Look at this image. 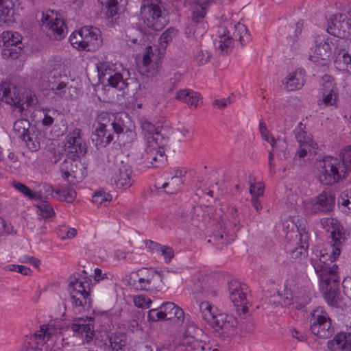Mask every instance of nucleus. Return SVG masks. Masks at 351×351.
<instances>
[{"label":"nucleus","mask_w":351,"mask_h":351,"mask_svg":"<svg viewBox=\"0 0 351 351\" xmlns=\"http://www.w3.org/2000/svg\"><path fill=\"white\" fill-rule=\"evenodd\" d=\"M2 41L4 47L5 45H18L21 43V36L18 33L12 32H4L2 34Z\"/></svg>","instance_id":"37998d69"},{"label":"nucleus","mask_w":351,"mask_h":351,"mask_svg":"<svg viewBox=\"0 0 351 351\" xmlns=\"http://www.w3.org/2000/svg\"><path fill=\"white\" fill-rule=\"evenodd\" d=\"M39 215L45 219L51 217L53 213L52 206L47 201H41L37 206Z\"/></svg>","instance_id":"603ef678"},{"label":"nucleus","mask_w":351,"mask_h":351,"mask_svg":"<svg viewBox=\"0 0 351 351\" xmlns=\"http://www.w3.org/2000/svg\"><path fill=\"white\" fill-rule=\"evenodd\" d=\"M254 184H250V192L252 195V204L256 210H260L262 208L261 204L258 199V197L263 195V186H259L257 189V192H255Z\"/></svg>","instance_id":"de8ad7c7"},{"label":"nucleus","mask_w":351,"mask_h":351,"mask_svg":"<svg viewBox=\"0 0 351 351\" xmlns=\"http://www.w3.org/2000/svg\"><path fill=\"white\" fill-rule=\"evenodd\" d=\"M10 270L16 271L24 276H30L32 273V271L31 270L30 268L27 267L26 266L24 265H12V268H10Z\"/></svg>","instance_id":"338daca9"},{"label":"nucleus","mask_w":351,"mask_h":351,"mask_svg":"<svg viewBox=\"0 0 351 351\" xmlns=\"http://www.w3.org/2000/svg\"><path fill=\"white\" fill-rule=\"evenodd\" d=\"M14 4L12 0H0V21L8 23L12 21Z\"/></svg>","instance_id":"cd10ccee"},{"label":"nucleus","mask_w":351,"mask_h":351,"mask_svg":"<svg viewBox=\"0 0 351 351\" xmlns=\"http://www.w3.org/2000/svg\"><path fill=\"white\" fill-rule=\"evenodd\" d=\"M229 291L230 299L235 307L237 313L241 317H245L248 312V302L241 286L237 283L230 284Z\"/></svg>","instance_id":"2eb2a0df"},{"label":"nucleus","mask_w":351,"mask_h":351,"mask_svg":"<svg viewBox=\"0 0 351 351\" xmlns=\"http://www.w3.org/2000/svg\"><path fill=\"white\" fill-rule=\"evenodd\" d=\"M333 46V64L339 71L351 73V40L347 38H330Z\"/></svg>","instance_id":"7ed1b4c3"},{"label":"nucleus","mask_w":351,"mask_h":351,"mask_svg":"<svg viewBox=\"0 0 351 351\" xmlns=\"http://www.w3.org/2000/svg\"><path fill=\"white\" fill-rule=\"evenodd\" d=\"M308 243L304 244L300 242V245L294 248L291 252V256L293 259L306 258L308 255L307 250Z\"/></svg>","instance_id":"5fc2aeb1"},{"label":"nucleus","mask_w":351,"mask_h":351,"mask_svg":"<svg viewBox=\"0 0 351 351\" xmlns=\"http://www.w3.org/2000/svg\"><path fill=\"white\" fill-rule=\"evenodd\" d=\"M199 94L189 89L179 90L176 98L191 106L197 107L199 99Z\"/></svg>","instance_id":"bb28decb"},{"label":"nucleus","mask_w":351,"mask_h":351,"mask_svg":"<svg viewBox=\"0 0 351 351\" xmlns=\"http://www.w3.org/2000/svg\"><path fill=\"white\" fill-rule=\"evenodd\" d=\"M64 151L67 158L79 159L85 155L87 151L86 143L73 145H64Z\"/></svg>","instance_id":"473e14b6"},{"label":"nucleus","mask_w":351,"mask_h":351,"mask_svg":"<svg viewBox=\"0 0 351 351\" xmlns=\"http://www.w3.org/2000/svg\"><path fill=\"white\" fill-rule=\"evenodd\" d=\"M30 126L31 124L27 119H21L14 123L13 130L19 138L25 139L27 134L30 132Z\"/></svg>","instance_id":"72a5a7b5"},{"label":"nucleus","mask_w":351,"mask_h":351,"mask_svg":"<svg viewBox=\"0 0 351 351\" xmlns=\"http://www.w3.org/2000/svg\"><path fill=\"white\" fill-rule=\"evenodd\" d=\"M328 156H323L321 159H317L315 162V167L317 170V178L320 183L324 185H329L328 177V170L326 165V159Z\"/></svg>","instance_id":"7c9ffc66"},{"label":"nucleus","mask_w":351,"mask_h":351,"mask_svg":"<svg viewBox=\"0 0 351 351\" xmlns=\"http://www.w3.org/2000/svg\"><path fill=\"white\" fill-rule=\"evenodd\" d=\"M132 169L130 165L123 162L118 163L112 169V178L119 188H128L132 185Z\"/></svg>","instance_id":"a211bd4d"},{"label":"nucleus","mask_w":351,"mask_h":351,"mask_svg":"<svg viewBox=\"0 0 351 351\" xmlns=\"http://www.w3.org/2000/svg\"><path fill=\"white\" fill-rule=\"evenodd\" d=\"M148 319L149 321L156 322L159 320H166L163 310H162V306L158 308H153L148 312Z\"/></svg>","instance_id":"052dcab7"},{"label":"nucleus","mask_w":351,"mask_h":351,"mask_svg":"<svg viewBox=\"0 0 351 351\" xmlns=\"http://www.w3.org/2000/svg\"><path fill=\"white\" fill-rule=\"evenodd\" d=\"M343 161V165L346 167V173L347 171H351V145L346 147L342 149L339 155Z\"/></svg>","instance_id":"3c124183"},{"label":"nucleus","mask_w":351,"mask_h":351,"mask_svg":"<svg viewBox=\"0 0 351 351\" xmlns=\"http://www.w3.org/2000/svg\"><path fill=\"white\" fill-rule=\"evenodd\" d=\"M296 300L301 301L302 304H308L311 302L310 293L305 290L299 291L295 295Z\"/></svg>","instance_id":"774afa93"},{"label":"nucleus","mask_w":351,"mask_h":351,"mask_svg":"<svg viewBox=\"0 0 351 351\" xmlns=\"http://www.w3.org/2000/svg\"><path fill=\"white\" fill-rule=\"evenodd\" d=\"M330 345L332 346L336 345L338 349L351 351V335L338 333L330 341Z\"/></svg>","instance_id":"2f4dec72"},{"label":"nucleus","mask_w":351,"mask_h":351,"mask_svg":"<svg viewBox=\"0 0 351 351\" xmlns=\"http://www.w3.org/2000/svg\"><path fill=\"white\" fill-rule=\"evenodd\" d=\"M93 319L91 317H86V318H77L74 320V322L71 325L73 331L85 334L87 339H92L93 335Z\"/></svg>","instance_id":"4be33fe9"},{"label":"nucleus","mask_w":351,"mask_h":351,"mask_svg":"<svg viewBox=\"0 0 351 351\" xmlns=\"http://www.w3.org/2000/svg\"><path fill=\"white\" fill-rule=\"evenodd\" d=\"M134 157L136 162L145 167H158L164 159L165 151L156 140L148 138L136 147Z\"/></svg>","instance_id":"f257e3e1"},{"label":"nucleus","mask_w":351,"mask_h":351,"mask_svg":"<svg viewBox=\"0 0 351 351\" xmlns=\"http://www.w3.org/2000/svg\"><path fill=\"white\" fill-rule=\"evenodd\" d=\"M304 75L305 71L302 69H298L289 73L282 81V83L285 85V88L287 91H294L301 89L305 82Z\"/></svg>","instance_id":"6ab92c4d"},{"label":"nucleus","mask_w":351,"mask_h":351,"mask_svg":"<svg viewBox=\"0 0 351 351\" xmlns=\"http://www.w3.org/2000/svg\"><path fill=\"white\" fill-rule=\"evenodd\" d=\"M56 193L59 195L58 198L60 200H64L67 202H73L76 196L75 191L70 188L59 189L57 190Z\"/></svg>","instance_id":"8fccbe9b"},{"label":"nucleus","mask_w":351,"mask_h":351,"mask_svg":"<svg viewBox=\"0 0 351 351\" xmlns=\"http://www.w3.org/2000/svg\"><path fill=\"white\" fill-rule=\"evenodd\" d=\"M308 205L311 206L310 213L312 214L329 210V202L327 192L324 191L316 197L314 202H312Z\"/></svg>","instance_id":"a878e982"},{"label":"nucleus","mask_w":351,"mask_h":351,"mask_svg":"<svg viewBox=\"0 0 351 351\" xmlns=\"http://www.w3.org/2000/svg\"><path fill=\"white\" fill-rule=\"evenodd\" d=\"M232 38L226 34L219 36V40L215 42V48L219 50L220 53L227 54L232 47Z\"/></svg>","instance_id":"c9c22d12"},{"label":"nucleus","mask_w":351,"mask_h":351,"mask_svg":"<svg viewBox=\"0 0 351 351\" xmlns=\"http://www.w3.org/2000/svg\"><path fill=\"white\" fill-rule=\"evenodd\" d=\"M69 40L73 47L77 49L84 50V27L81 28L79 32H73L70 36Z\"/></svg>","instance_id":"79ce46f5"},{"label":"nucleus","mask_w":351,"mask_h":351,"mask_svg":"<svg viewBox=\"0 0 351 351\" xmlns=\"http://www.w3.org/2000/svg\"><path fill=\"white\" fill-rule=\"evenodd\" d=\"M259 130L262 136V138L265 141L270 143L271 146L273 148H276V141L272 136H269V134L267 132V126L263 121H261L259 123Z\"/></svg>","instance_id":"13d9d810"},{"label":"nucleus","mask_w":351,"mask_h":351,"mask_svg":"<svg viewBox=\"0 0 351 351\" xmlns=\"http://www.w3.org/2000/svg\"><path fill=\"white\" fill-rule=\"evenodd\" d=\"M23 93L21 89L8 82L0 84V100L19 108L25 110L23 101Z\"/></svg>","instance_id":"1a4fd4ad"},{"label":"nucleus","mask_w":351,"mask_h":351,"mask_svg":"<svg viewBox=\"0 0 351 351\" xmlns=\"http://www.w3.org/2000/svg\"><path fill=\"white\" fill-rule=\"evenodd\" d=\"M0 161L3 162L9 167H15L18 164V158L14 152L4 149L0 152Z\"/></svg>","instance_id":"a19ab883"},{"label":"nucleus","mask_w":351,"mask_h":351,"mask_svg":"<svg viewBox=\"0 0 351 351\" xmlns=\"http://www.w3.org/2000/svg\"><path fill=\"white\" fill-rule=\"evenodd\" d=\"M41 22L43 26L48 27L51 31L50 36L56 40H61L64 37L65 30L66 29L64 22L54 15L53 10H47V12L42 13Z\"/></svg>","instance_id":"9d476101"},{"label":"nucleus","mask_w":351,"mask_h":351,"mask_svg":"<svg viewBox=\"0 0 351 351\" xmlns=\"http://www.w3.org/2000/svg\"><path fill=\"white\" fill-rule=\"evenodd\" d=\"M329 44L327 35H318L315 40V48L310 60L316 63L317 66L328 67L329 63Z\"/></svg>","instance_id":"9b49d317"},{"label":"nucleus","mask_w":351,"mask_h":351,"mask_svg":"<svg viewBox=\"0 0 351 351\" xmlns=\"http://www.w3.org/2000/svg\"><path fill=\"white\" fill-rule=\"evenodd\" d=\"M99 80L104 82L107 80L109 84L119 90H123L128 86V82L123 79L122 75L112 70L106 64L97 65Z\"/></svg>","instance_id":"f8f14e48"},{"label":"nucleus","mask_w":351,"mask_h":351,"mask_svg":"<svg viewBox=\"0 0 351 351\" xmlns=\"http://www.w3.org/2000/svg\"><path fill=\"white\" fill-rule=\"evenodd\" d=\"M306 224V222L303 219L298 221L295 224L300 236V242L304 244L308 243V230Z\"/></svg>","instance_id":"09e8293b"},{"label":"nucleus","mask_w":351,"mask_h":351,"mask_svg":"<svg viewBox=\"0 0 351 351\" xmlns=\"http://www.w3.org/2000/svg\"><path fill=\"white\" fill-rule=\"evenodd\" d=\"M338 265L335 264L330 267V281H332V287L330 286V306L342 309L340 300L339 280L337 276Z\"/></svg>","instance_id":"aec40b11"},{"label":"nucleus","mask_w":351,"mask_h":351,"mask_svg":"<svg viewBox=\"0 0 351 351\" xmlns=\"http://www.w3.org/2000/svg\"><path fill=\"white\" fill-rule=\"evenodd\" d=\"M14 187L24 195L30 199H41L42 195L39 193H34L27 186L19 182H13Z\"/></svg>","instance_id":"a18cd8bd"},{"label":"nucleus","mask_w":351,"mask_h":351,"mask_svg":"<svg viewBox=\"0 0 351 351\" xmlns=\"http://www.w3.org/2000/svg\"><path fill=\"white\" fill-rule=\"evenodd\" d=\"M100 3L105 6L107 9L106 14L108 17H112L117 13L118 10V6L119 4H124L127 0H98Z\"/></svg>","instance_id":"4c0bfd02"},{"label":"nucleus","mask_w":351,"mask_h":351,"mask_svg":"<svg viewBox=\"0 0 351 351\" xmlns=\"http://www.w3.org/2000/svg\"><path fill=\"white\" fill-rule=\"evenodd\" d=\"M329 316L322 307H317L311 313L310 328L312 333L321 339L329 337Z\"/></svg>","instance_id":"0eeeda50"},{"label":"nucleus","mask_w":351,"mask_h":351,"mask_svg":"<svg viewBox=\"0 0 351 351\" xmlns=\"http://www.w3.org/2000/svg\"><path fill=\"white\" fill-rule=\"evenodd\" d=\"M49 88L56 95L64 98L68 97L66 92L68 91V93H69L70 90L72 89L71 86L67 87L66 84L63 82L58 84L50 83Z\"/></svg>","instance_id":"c03bdc74"},{"label":"nucleus","mask_w":351,"mask_h":351,"mask_svg":"<svg viewBox=\"0 0 351 351\" xmlns=\"http://www.w3.org/2000/svg\"><path fill=\"white\" fill-rule=\"evenodd\" d=\"M329 256L328 253L320 251L319 262L320 265L315 267V271L319 274V278L323 285H321V289L324 295V298L328 304H329Z\"/></svg>","instance_id":"4468645a"},{"label":"nucleus","mask_w":351,"mask_h":351,"mask_svg":"<svg viewBox=\"0 0 351 351\" xmlns=\"http://www.w3.org/2000/svg\"><path fill=\"white\" fill-rule=\"evenodd\" d=\"M330 238L332 239L333 243L332 252L330 255V262L335 261L339 256L341 251L342 243L346 240L345 230L340 222L333 218H330Z\"/></svg>","instance_id":"ddd939ff"},{"label":"nucleus","mask_w":351,"mask_h":351,"mask_svg":"<svg viewBox=\"0 0 351 351\" xmlns=\"http://www.w3.org/2000/svg\"><path fill=\"white\" fill-rule=\"evenodd\" d=\"M141 19L148 29L160 31L167 20L161 10L160 0H143L141 6Z\"/></svg>","instance_id":"f03ea898"},{"label":"nucleus","mask_w":351,"mask_h":351,"mask_svg":"<svg viewBox=\"0 0 351 351\" xmlns=\"http://www.w3.org/2000/svg\"><path fill=\"white\" fill-rule=\"evenodd\" d=\"M141 129L145 136V141H147L148 138L152 140L153 137V138L156 140V142H158L160 134L158 129L153 123L147 121H144L141 123Z\"/></svg>","instance_id":"f704fd0d"},{"label":"nucleus","mask_w":351,"mask_h":351,"mask_svg":"<svg viewBox=\"0 0 351 351\" xmlns=\"http://www.w3.org/2000/svg\"><path fill=\"white\" fill-rule=\"evenodd\" d=\"M332 176L334 182H338L346 176V167L341 158L330 156V177Z\"/></svg>","instance_id":"393cba45"},{"label":"nucleus","mask_w":351,"mask_h":351,"mask_svg":"<svg viewBox=\"0 0 351 351\" xmlns=\"http://www.w3.org/2000/svg\"><path fill=\"white\" fill-rule=\"evenodd\" d=\"M159 252H161V254L164 256L165 261L166 263L171 262L172 258L174 257V252L171 247L162 245Z\"/></svg>","instance_id":"0e129e2a"},{"label":"nucleus","mask_w":351,"mask_h":351,"mask_svg":"<svg viewBox=\"0 0 351 351\" xmlns=\"http://www.w3.org/2000/svg\"><path fill=\"white\" fill-rule=\"evenodd\" d=\"M112 195L104 190H98L94 193L93 202L97 204H101L104 202H110Z\"/></svg>","instance_id":"4d7b16f0"},{"label":"nucleus","mask_w":351,"mask_h":351,"mask_svg":"<svg viewBox=\"0 0 351 351\" xmlns=\"http://www.w3.org/2000/svg\"><path fill=\"white\" fill-rule=\"evenodd\" d=\"M69 283L70 296L74 306H85L90 304V288L88 280L84 278L81 280L75 277H71Z\"/></svg>","instance_id":"39448f33"},{"label":"nucleus","mask_w":351,"mask_h":351,"mask_svg":"<svg viewBox=\"0 0 351 351\" xmlns=\"http://www.w3.org/2000/svg\"><path fill=\"white\" fill-rule=\"evenodd\" d=\"M199 317L209 325L215 319L216 315L212 311V306L208 302H202L199 304Z\"/></svg>","instance_id":"e433bc0d"},{"label":"nucleus","mask_w":351,"mask_h":351,"mask_svg":"<svg viewBox=\"0 0 351 351\" xmlns=\"http://www.w3.org/2000/svg\"><path fill=\"white\" fill-rule=\"evenodd\" d=\"M175 36L176 32L173 28H169L165 32H164L158 39L160 47L165 49L167 44L171 41L173 37Z\"/></svg>","instance_id":"864d4df0"},{"label":"nucleus","mask_w":351,"mask_h":351,"mask_svg":"<svg viewBox=\"0 0 351 351\" xmlns=\"http://www.w3.org/2000/svg\"><path fill=\"white\" fill-rule=\"evenodd\" d=\"M134 302L135 306L138 308H149L152 301L145 295H139L134 298Z\"/></svg>","instance_id":"e2e57ef3"},{"label":"nucleus","mask_w":351,"mask_h":351,"mask_svg":"<svg viewBox=\"0 0 351 351\" xmlns=\"http://www.w3.org/2000/svg\"><path fill=\"white\" fill-rule=\"evenodd\" d=\"M161 306L166 320L173 319L178 324L183 323L184 313L182 308L170 302L163 303Z\"/></svg>","instance_id":"412c9836"},{"label":"nucleus","mask_w":351,"mask_h":351,"mask_svg":"<svg viewBox=\"0 0 351 351\" xmlns=\"http://www.w3.org/2000/svg\"><path fill=\"white\" fill-rule=\"evenodd\" d=\"M110 127H112L117 134H120L124 132H130L131 134L134 133L131 129L124 124L121 118H116L112 122H110V121H108V124L98 122L97 126L92 134V140L95 142L96 146L106 147L112 141V134L110 133L107 134V133L110 132L109 128Z\"/></svg>","instance_id":"20e7f679"},{"label":"nucleus","mask_w":351,"mask_h":351,"mask_svg":"<svg viewBox=\"0 0 351 351\" xmlns=\"http://www.w3.org/2000/svg\"><path fill=\"white\" fill-rule=\"evenodd\" d=\"M23 52V43L14 45H5L3 50V56L5 58L16 59Z\"/></svg>","instance_id":"ea45409f"},{"label":"nucleus","mask_w":351,"mask_h":351,"mask_svg":"<svg viewBox=\"0 0 351 351\" xmlns=\"http://www.w3.org/2000/svg\"><path fill=\"white\" fill-rule=\"evenodd\" d=\"M110 346L114 351H119L125 346V341L123 335H113L109 338Z\"/></svg>","instance_id":"6e6d98bb"},{"label":"nucleus","mask_w":351,"mask_h":351,"mask_svg":"<svg viewBox=\"0 0 351 351\" xmlns=\"http://www.w3.org/2000/svg\"><path fill=\"white\" fill-rule=\"evenodd\" d=\"M82 131L75 128L74 130L69 133L66 137L64 145H80L84 143L81 136Z\"/></svg>","instance_id":"49530a36"},{"label":"nucleus","mask_w":351,"mask_h":351,"mask_svg":"<svg viewBox=\"0 0 351 351\" xmlns=\"http://www.w3.org/2000/svg\"><path fill=\"white\" fill-rule=\"evenodd\" d=\"M350 23L345 14L337 12L330 17V35L332 38H346L349 33Z\"/></svg>","instance_id":"dca6fc26"},{"label":"nucleus","mask_w":351,"mask_h":351,"mask_svg":"<svg viewBox=\"0 0 351 351\" xmlns=\"http://www.w3.org/2000/svg\"><path fill=\"white\" fill-rule=\"evenodd\" d=\"M101 40L97 29L84 27V44L86 51L95 49L101 44Z\"/></svg>","instance_id":"b1692460"},{"label":"nucleus","mask_w":351,"mask_h":351,"mask_svg":"<svg viewBox=\"0 0 351 351\" xmlns=\"http://www.w3.org/2000/svg\"><path fill=\"white\" fill-rule=\"evenodd\" d=\"M302 126V123H299L298 128L295 132V138L299 143V146L313 147L316 145L311 136L304 130Z\"/></svg>","instance_id":"c756f323"},{"label":"nucleus","mask_w":351,"mask_h":351,"mask_svg":"<svg viewBox=\"0 0 351 351\" xmlns=\"http://www.w3.org/2000/svg\"><path fill=\"white\" fill-rule=\"evenodd\" d=\"M26 145L29 149L32 152H36L40 148V143L37 141L36 136L34 134H31L30 132L27 134L25 139Z\"/></svg>","instance_id":"bf43d9fd"},{"label":"nucleus","mask_w":351,"mask_h":351,"mask_svg":"<svg viewBox=\"0 0 351 351\" xmlns=\"http://www.w3.org/2000/svg\"><path fill=\"white\" fill-rule=\"evenodd\" d=\"M48 330L45 325L40 326V330L36 331L34 334L35 339L40 340L42 343H45V339L47 337L49 339L51 335V333L49 332Z\"/></svg>","instance_id":"680f3d73"},{"label":"nucleus","mask_w":351,"mask_h":351,"mask_svg":"<svg viewBox=\"0 0 351 351\" xmlns=\"http://www.w3.org/2000/svg\"><path fill=\"white\" fill-rule=\"evenodd\" d=\"M213 49L212 45L205 47L197 52L195 60L199 65H204L210 61L212 56L211 50Z\"/></svg>","instance_id":"58836bf2"},{"label":"nucleus","mask_w":351,"mask_h":351,"mask_svg":"<svg viewBox=\"0 0 351 351\" xmlns=\"http://www.w3.org/2000/svg\"><path fill=\"white\" fill-rule=\"evenodd\" d=\"M133 275L136 277L131 276L129 284L136 290H150L160 278V274L157 271L145 269H140Z\"/></svg>","instance_id":"6e6552de"},{"label":"nucleus","mask_w":351,"mask_h":351,"mask_svg":"<svg viewBox=\"0 0 351 351\" xmlns=\"http://www.w3.org/2000/svg\"><path fill=\"white\" fill-rule=\"evenodd\" d=\"M329 75H324L320 81V88L317 91L318 104L321 103L326 106L329 104Z\"/></svg>","instance_id":"c85d7f7f"},{"label":"nucleus","mask_w":351,"mask_h":351,"mask_svg":"<svg viewBox=\"0 0 351 351\" xmlns=\"http://www.w3.org/2000/svg\"><path fill=\"white\" fill-rule=\"evenodd\" d=\"M210 326L214 329L216 336L226 339L236 333L237 320L233 316L219 313L216 314Z\"/></svg>","instance_id":"423d86ee"},{"label":"nucleus","mask_w":351,"mask_h":351,"mask_svg":"<svg viewBox=\"0 0 351 351\" xmlns=\"http://www.w3.org/2000/svg\"><path fill=\"white\" fill-rule=\"evenodd\" d=\"M206 14L205 8L202 5L198 6L193 11V20L195 22H199L205 16Z\"/></svg>","instance_id":"69168bd1"},{"label":"nucleus","mask_w":351,"mask_h":351,"mask_svg":"<svg viewBox=\"0 0 351 351\" xmlns=\"http://www.w3.org/2000/svg\"><path fill=\"white\" fill-rule=\"evenodd\" d=\"M157 56L153 53L151 46L146 47V52L143 54L142 62L138 66L141 75L147 77L154 76L159 68V64L156 61Z\"/></svg>","instance_id":"f3484780"},{"label":"nucleus","mask_w":351,"mask_h":351,"mask_svg":"<svg viewBox=\"0 0 351 351\" xmlns=\"http://www.w3.org/2000/svg\"><path fill=\"white\" fill-rule=\"evenodd\" d=\"M80 167L81 162L78 159L66 157L60 166L63 178L71 182L69 178H75L77 176V170Z\"/></svg>","instance_id":"5701e85b"}]
</instances>
